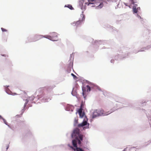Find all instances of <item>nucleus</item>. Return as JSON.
Masks as SVG:
<instances>
[{"label":"nucleus","instance_id":"obj_1","mask_svg":"<svg viewBox=\"0 0 151 151\" xmlns=\"http://www.w3.org/2000/svg\"><path fill=\"white\" fill-rule=\"evenodd\" d=\"M51 34V36L45 35L44 37L52 41H57L58 40L57 33L55 32H53Z\"/></svg>","mask_w":151,"mask_h":151},{"label":"nucleus","instance_id":"obj_2","mask_svg":"<svg viewBox=\"0 0 151 151\" xmlns=\"http://www.w3.org/2000/svg\"><path fill=\"white\" fill-rule=\"evenodd\" d=\"M83 91V95L84 98L86 96V92L90 91H91V88L88 85H87L85 87H83L82 88Z\"/></svg>","mask_w":151,"mask_h":151},{"label":"nucleus","instance_id":"obj_3","mask_svg":"<svg viewBox=\"0 0 151 151\" xmlns=\"http://www.w3.org/2000/svg\"><path fill=\"white\" fill-rule=\"evenodd\" d=\"M96 1H97L95 3L96 6L93 5L92 6L94 7L96 6V8L97 9H101L104 6L103 2V1L101 0H96Z\"/></svg>","mask_w":151,"mask_h":151},{"label":"nucleus","instance_id":"obj_4","mask_svg":"<svg viewBox=\"0 0 151 151\" xmlns=\"http://www.w3.org/2000/svg\"><path fill=\"white\" fill-rule=\"evenodd\" d=\"M83 17L82 19L79 20L76 22H74L73 24V25L75 26L76 27H78L81 26L82 22L85 19V16L83 15H82Z\"/></svg>","mask_w":151,"mask_h":151},{"label":"nucleus","instance_id":"obj_5","mask_svg":"<svg viewBox=\"0 0 151 151\" xmlns=\"http://www.w3.org/2000/svg\"><path fill=\"white\" fill-rule=\"evenodd\" d=\"M80 130L78 128H76L74 129L72 134V137L73 138H77L79 134Z\"/></svg>","mask_w":151,"mask_h":151},{"label":"nucleus","instance_id":"obj_6","mask_svg":"<svg viewBox=\"0 0 151 151\" xmlns=\"http://www.w3.org/2000/svg\"><path fill=\"white\" fill-rule=\"evenodd\" d=\"M72 143L73 146L76 147V149H74V150L76 151H84L82 149L77 147V141L75 140H73L72 141Z\"/></svg>","mask_w":151,"mask_h":151},{"label":"nucleus","instance_id":"obj_7","mask_svg":"<svg viewBox=\"0 0 151 151\" xmlns=\"http://www.w3.org/2000/svg\"><path fill=\"white\" fill-rule=\"evenodd\" d=\"M98 111L100 114V116L107 115L112 112H109V111L106 112L103 109L98 110Z\"/></svg>","mask_w":151,"mask_h":151},{"label":"nucleus","instance_id":"obj_8","mask_svg":"<svg viewBox=\"0 0 151 151\" xmlns=\"http://www.w3.org/2000/svg\"><path fill=\"white\" fill-rule=\"evenodd\" d=\"M44 37L41 35H36L33 37V41H36L38 40L43 37Z\"/></svg>","mask_w":151,"mask_h":151},{"label":"nucleus","instance_id":"obj_9","mask_svg":"<svg viewBox=\"0 0 151 151\" xmlns=\"http://www.w3.org/2000/svg\"><path fill=\"white\" fill-rule=\"evenodd\" d=\"M100 116V114L98 110H96L94 111L92 115V118H94L97 116Z\"/></svg>","mask_w":151,"mask_h":151},{"label":"nucleus","instance_id":"obj_10","mask_svg":"<svg viewBox=\"0 0 151 151\" xmlns=\"http://www.w3.org/2000/svg\"><path fill=\"white\" fill-rule=\"evenodd\" d=\"M85 118L84 119V120L83 122L82 123L79 124L78 126L79 127H82V126H84L87 125V121H88V119L86 117V116H85Z\"/></svg>","mask_w":151,"mask_h":151},{"label":"nucleus","instance_id":"obj_11","mask_svg":"<svg viewBox=\"0 0 151 151\" xmlns=\"http://www.w3.org/2000/svg\"><path fill=\"white\" fill-rule=\"evenodd\" d=\"M84 2L83 0H80L79 1V6L82 10H85V7L83 6Z\"/></svg>","mask_w":151,"mask_h":151},{"label":"nucleus","instance_id":"obj_12","mask_svg":"<svg viewBox=\"0 0 151 151\" xmlns=\"http://www.w3.org/2000/svg\"><path fill=\"white\" fill-rule=\"evenodd\" d=\"M74 107L73 106L69 104H67V110L73 111L74 110Z\"/></svg>","mask_w":151,"mask_h":151},{"label":"nucleus","instance_id":"obj_13","mask_svg":"<svg viewBox=\"0 0 151 151\" xmlns=\"http://www.w3.org/2000/svg\"><path fill=\"white\" fill-rule=\"evenodd\" d=\"M82 111L81 110V109H79L78 110L79 116L81 118H83L85 115V113L84 112H82Z\"/></svg>","mask_w":151,"mask_h":151},{"label":"nucleus","instance_id":"obj_14","mask_svg":"<svg viewBox=\"0 0 151 151\" xmlns=\"http://www.w3.org/2000/svg\"><path fill=\"white\" fill-rule=\"evenodd\" d=\"M76 139L75 140H76L77 141V143H78V144L79 145H81V140H79L78 137H77V138H75Z\"/></svg>","mask_w":151,"mask_h":151},{"label":"nucleus","instance_id":"obj_15","mask_svg":"<svg viewBox=\"0 0 151 151\" xmlns=\"http://www.w3.org/2000/svg\"><path fill=\"white\" fill-rule=\"evenodd\" d=\"M67 7L69 8L71 10H73L74 9V8L72 7V5L70 4H68V5H67Z\"/></svg>","mask_w":151,"mask_h":151},{"label":"nucleus","instance_id":"obj_16","mask_svg":"<svg viewBox=\"0 0 151 151\" xmlns=\"http://www.w3.org/2000/svg\"><path fill=\"white\" fill-rule=\"evenodd\" d=\"M84 107V104L83 103V102H82L81 104V106H80V108L79 109H81V110H83V108Z\"/></svg>","mask_w":151,"mask_h":151},{"label":"nucleus","instance_id":"obj_17","mask_svg":"<svg viewBox=\"0 0 151 151\" xmlns=\"http://www.w3.org/2000/svg\"><path fill=\"white\" fill-rule=\"evenodd\" d=\"M83 136L82 134H80L78 136V138H79L80 140L82 141L83 139Z\"/></svg>","mask_w":151,"mask_h":151},{"label":"nucleus","instance_id":"obj_18","mask_svg":"<svg viewBox=\"0 0 151 151\" xmlns=\"http://www.w3.org/2000/svg\"><path fill=\"white\" fill-rule=\"evenodd\" d=\"M119 0H108V1H110V2H111L113 3H116V4H117V2Z\"/></svg>","mask_w":151,"mask_h":151},{"label":"nucleus","instance_id":"obj_19","mask_svg":"<svg viewBox=\"0 0 151 151\" xmlns=\"http://www.w3.org/2000/svg\"><path fill=\"white\" fill-rule=\"evenodd\" d=\"M133 11L134 13H137V9L134 7L133 8Z\"/></svg>","mask_w":151,"mask_h":151},{"label":"nucleus","instance_id":"obj_20","mask_svg":"<svg viewBox=\"0 0 151 151\" xmlns=\"http://www.w3.org/2000/svg\"><path fill=\"white\" fill-rule=\"evenodd\" d=\"M2 119H3L4 123L6 125H7L8 126H9V125L8 124V123L7 122L6 120L3 118H2Z\"/></svg>","mask_w":151,"mask_h":151},{"label":"nucleus","instance_id":"obj_21","mask_svg":"<svg viewBox=\"0 0 151 151\" xmlns=\"http://www.w3.org/2000/svg\"><path fill=\"white\" fill-rule=\"evenodd\" d=\"M1 29L2 31L3 32H6L7 31V30L6 29H4L3 28H1Z\"/></svg>","mask_w":151,"mask_h":151},{"label":"nucleus","instance_id":"obj_22","mask_svg":"<svg viewBox=\"0 0 151 151\" xmlns=\"http://www.w3.org/2000/svg\"><path fill=\"white\" fill-rule=\"evenodd\" d=\"M71 75L74 78H76V76L74 75L73 73H72Z\"/></svg>","mask_w":151,"mask_h":151},{"label":"nucleus","instance_id":"obj_23","mask_svg":"<svg viewBox=\"0 0 151 151\" xmlns=\"http://www.w3.org/2000/svg\"><path fill=\"white\" fill-rule=\"evenodd\" d=\"M22 115V114H21L20 116L19 115H17L15 116L16 118H18L19 117H20Z\"/></svg>","mask_w":151,"mask_h":151},{"label":"nucleus","instance_id":"obj_24","mask_svg":"<svg viewBox=\"0 0 151 151\" xmlns=\"http://www.w3.org/2000/svg\"><path fill=\"white\" fill-rule=\"evenodd\" d=\"M131 3L132 4H134V0H130Z\"/></svg>","mask_w":151,"mask_h":151},{"label":"nucleus","instance_id":"obj_25","mask_svg":"<svg viewBox=\"0 0 151 151\" xmlns=\"http://www.w3.org/2000/svg\"><path fill=\"white\" fill-rule=\"evenodd\" d=\"M27 101V102L26 103H25V104H24V108L26 106V105H27V103L28 102V101H27V100H26V101Z\"/></svg>","mask_w":151,"mask_h":151},{"label":"nucleus","instance_id":"obj_26","mask_svg":"<svg viewBox=\"0 0 151 151\" xmlns=\"http://www.w3.org/2000/svg\"><path fill=\"white\" fill-rule=\"evenodd\" d=\"M9 147V145H7L6 146V150H7V149H8Z\"/></svg>","mask_w":151,"mask_h":151},{"label":"nucleus","instance_id":"obj_27","mask_svg":"<svg viewBox=\"0 0 151 151\" xmlns=\"http://www.w3.org/2000/svg\"><path fill=\"white\" fill-rule=\"evenodd\" d=\"M93 4L92 3H89L88 4V6H89V5H91L92 4Z\"/></svg>","mask_w":151,"mask_h":151},{"label":"nucleus","instance_id":"obj_28","mask_svg":"<svg viewBox=\"0 0 151 151\" xmlns=\"http://www.w3.org/2000/svg\"><path fill=\"white\" fill-rule=\"evenodd\" d=\"M88 2H92V1L91 0H87Z\"/></svg>","mask_w":151,"mask_h":151},{"label":"nucleus","instance_id":"obj_29","mask_svg":"<svg viewBox=\"0 0 151 151\" xmlns=\"http://www.w3.org/2000/svg\"><path fill=\"white\" fill-rule=\"evenodd\" d=\"M111 63H113V62H114V60H111Z\"/></svg>","mask_w":151,"mask_h":151},{"label":"nucleus","instance_id":"obj_30","mask_svg":"<svg viewBox=\"0 0 151 151\" xmlns=\"http://www.w3.org/2000/svg\"><path fill=\"white\" fill-rule=\"evenodd\" d=\"M70 71H71V69L70 68H69V70H68V72L69 73L70 72Z\"/></svg>","mask_w":151,"mask_h":151},{"label":"nucleus","instance_id":"obj_31","mask_svg":"<svg viewBox=\"0 0 151 151\" xmlns=\"http://www.w3.org/2000/svg\"><path fill=\"white\" fill-rule=\"evenodd\" d=\"M2 118H3L2 117V116H1L0 115V119H2Z\"/></svg>","mask_w":151,"mask_h":151},{"label":"nucleus","instance_id":"obj_32","mask_svg":"<svg viewBox=\"0 0 151 151\" xmlns=\"http://www.w3.org/2000/svg\"><path fill=\"white\" fill-rule=\"evenodd\" d=\"M126 148H125L123 151H125L126 150Z\"/></svg>","mask_w":151,"mask_h":151},{"label":"nucleus","instance_id":"obj_33","mask_svg":"<svg viewBox=\"0 0 151 151\" xmlns=\"http://www.w3.org/2000/svg\"><path fill=\"white\" fill-rule=\"evenodd\" d=\"M124 4L126 6H127V5L126 4V3H124Z\"/></svg>","mask_w":151,"mask_h":151},{"label":"nucleus","instance_id":"obj_34","mask_svg":"<svg viewBox=\"0 0 151 151\" xmlns=\"http://www.w3.org/2000/svg\"><path fill=\"white\" fill-rule=\"evenodd\" d=\"M42 97V96H39V98H41Z\"/></svg>","mask_w":151,"mask_h":151},{"label":"nucleus","instance_id":"obj_35","mask_svg":"<svg viewBox=\"0 0 151 151\" xmlns=\"http://www.w3.org/2000/svg\"><path fill=\"white\" fill-rule=\"evenodd\" d=\"M70 147H71V148L72 149H73V147H72L71 146Z\"/></svg>","mask_w":151,"mask_h":151},{"label":"nucleus","instance_id":"obj_36","mask_svg":"<svg viewBox=\"0 0 151 151\" xmlns=\"http://www.w3.org/2000/svg\"><path fill=\"white\" fill-rule=\"evenodd\" d=\"M65 7H66V5H65Z\"/></svg>","mask_w":151,"mask_h":151}]
</instances>
